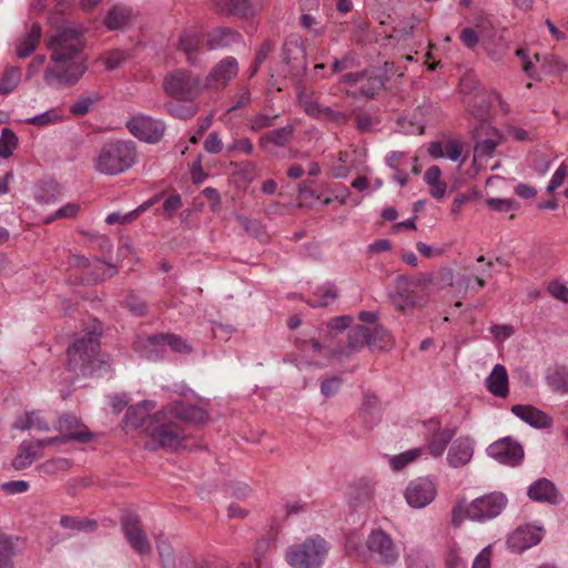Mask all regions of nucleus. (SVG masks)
I'll return each instance as SVG.
<instances>
[{
	"label": "nucleus",
	"mask_w": 568,
	"mask_h": 568,
	"mask_svg": "<svg viewBox=\"0 0 568 568\" xmlns=\"http://www.w3.org/2000/svg\"><path fill=\"white\" fill-rule=\"evenodd\" d=\"M53 67L44 70L43 80L50 88L73 87L87 72L88 65L82 57L84 42L80 28L57 30L48 40Z\"/></svg>",
	"instance_id": "nucleus-1"
},
{
	"label": "nucleus",
	"mask_w": 568,
	"mask_h": 568,
	"mask_svg": "<svg viewBox=\"0 0 568 568\" xmlns=\"http://www.w3.org/2000/svg\"><path fill=\"white\" fill-rule=\"evenodd\" d=\"M102 327L94 320L79 336L74 338L67 349L68 369L89 376L93 374L103 375L110 369L109 357L100 349Z\"/></svg>",
	"instance_id": "nucleus-2"
},
{
	"label": "nucleus",
	"mask_w": 568,
	"mask_h": 568,
	"mask_svg": "<svg viewBox=\"0 0 568 568\" xmlns=\"http://www.w3.org/2000/svg\"><path fill=\"white\" fill-rule=\"evenodd\" d=\"M149 450L176 452L185 442L186 433L181 423L173 420L163 408L156 412L144 428Z\"/></svg>",
	"instance_id": "nucleus-3"
},
{
	"label": "nucleus",
	"mask_w": 568,
	"mask_h": 568,
	"mask_svg": "<svg viewBox=\"0 0 568 568\" xmlns=\"http://www.w3.org/2000/svg\"><path fill=\"white\" fill-rule=\"evenodd\" d=\"M508 504L507 496L501 491H493L475 498L471 503H458L452 511V521L459 526L465 519L487 523L498 517Z\"/></svg>",
	"instance_id": "nucleus-4"
},
{
	"label": "nucleus",
	"mask_w": 568,
	"mask_h": 568,
	"mask_svg": "<svg viewBox=\"0 0 568 568\" xmlns=\"http://www.w3.org/2000/svg\"><path fill=\"white\" fill-rule=\"evenodd\" d=\"M135 162V143L118 140L103 145L95 159L94 169L101 174L113 176L128 171Z\"/></svg>",
	"instance_id": "nucleus-5"
},
{
	"label": "nucleus",
	"mask_w": 568,
	"mask_h": 568,
	"mask_svg": "<svg viewBox=\"0 0 568 568\" xmlns=\"http://www.w3.org/2000/svg\"><path fill=\"white\" fill-rule=\"evenodd\" d=\"M328 550V542L320 535H314L290 546L285 551V560L292 568H321Z\"/></svg>",
	"instance_id": "nucleus-6"
},
{
	"label": "nucleus",
	"mask_w": 568,
	"mask_h": 568,
	"mask_svg": "<svg viewBox=\"0 0 568 568\" xmlns=\"http://www.w3.org/2000/svg\"><path fill=\"white\" fill-rule=\"evenodd\" d=\"M430 280L427 275H419L415 278L405 275H398L395 280L392 301L396 308L406 311L426 303L425 291Z\"/></svg>",
	"instance_id": "nucleus-7"
},
{
	"label": "nucleus",
	"mask_w": 568,
	"mask_h": 568,
	"mask_svg": "<svg viewBox=\"0 0 568 568\" xmlns=\"http://www.w3.org/2000/svg\"><path fill=\"white\" fill-rule=\"evenodd\" d=\"M162 87L166 95L181 102H191L202 92L201 78L186 69H175L168 73Z\"/></svg>",
	"instance_id": "nucleus-8"
},
{
	"label": "nucleus",
	"mask_w": 568,
	"mask_h": 568,
	"mask_svg": "<svg viewBox=\"0 0 568 568\" xmlns=\"http://www.w3.org/2000/svg\"><path fill=\"white\" fill-rule=\"evenodd\" d=\"M365 545L369 554L383 566H394L400 557L399 547L390 535L381 528L368 534Z\"/></svg>",
	"instance_id": "nucleus-9"
},
{
	"label": "nucleus",
	"mask_w": 568,
	"mask_h": 568,
	"mask_svg": "<svg viewBox=\"0 0 568 568\" xmlns=\"http://www.w3.org/2000/svg\"><path fill=\"white\" fill-rule=\"evenodd\" d=\"M205 32L201 26L194 24L184 28L178 41V51L183 53L186 62L197 67L202 62L205 52Z\"/></svg>",
	"instance_id": "nucleus-10"
},
{
	"label": "nucleus",
	"mask_w": 568,
	"mask_h": 568,
	"mask_svg": "<svg viewBox=\"0 0 568 568\" xmlns=\"http://www.w3.org/2000/svg\"><path fill=\"white\" fill-rule=\"evenodd\" d=\"M341 81L349 85H359L358 90L353 92V97L374 99L384 88L385 78L375 69H365L359 72L346 73Z\"/></svg>",
	"instance_id": "nucleus-11"
},
{
	"label": "nucleus",
	"mask_w": 568,
	"mask_h": 568,
	"mask_svg": "<svg viewBox=\"0 0 568 568\" xmlns=\"http://www.w3.org/2000/svg\"><path fill=\"white\" fill-rule=\"evenodd\" d=\"M125 126L134 138L146 143H158L165 132L162 120L142 113L132 115Z\"/></svg>",
	"instance_id": "nucleus-12"
},
{
	"label": "nucleus",
	"mask_w": 568,
	"mask_h": 568,
	"mask_svg": "<svg viewBox=\"0 0 568 568\" xmlns=\"http://www.w3.org/2000/svg\"><path fill=\"white\" fill-rule=\"evenodd\" d=\"M121 529L130 547L141 556L151 552V544L136 514L126 513L120 518Z\"/></svg>",
	"instance_id": "nucleus-13"
},
{
	"label": "nucleus",
	"mask_w": 568,
	"mask_h": 568,
	"mask_svg": "<svg viewBox=\"0 0 568 568\" xmlns=\"http://www.w3.org/2000/svg\"><path fill=\"white\" fill-rule=\"evenodd\" d=\"M486 452L489 457L509 467L518 466L525 455L521 444L510 436L494 442L487 447Z\"/></svg>",
	"instance_id": "nucleus-14"
},
{
	"label": "nucleus",
	"mask_w": 568,
	"mask_h": 568,
	"mask_svg": "<svg viewBox=\"0 0 568 568\" xmlns=\"http://www.w3.org/2000/svg\"><path fill=\"white\" fill-rule=\"evenodd\" d=\"M436 493V486L429 477H419L408 484L405 498L410 507L420 509L435 499Z\"/></svg>",
	"instance_id": "nucleus-15"
},
{
	"label": "nucleus",
	"mask_w": 568,
	"mask_h": 568,
	"mask_svg": "<svg viewBox=\"0 0 568 568\" xmlns=\"http://www.w3.org/2000/svg\"><path fill=\"white\" fill-rule=\"evenodd\" d=\"M170 414L173 420L184 424H202L207 418V412L200 406L184 403L182 400L173 402L163 407Z\"/></svg>",
	"instance_id": "nucleus-16"
},
{
	"label": "nucleus",
	"mask_w": 568,
	"mask_h": 568,
	"mask_svg": "<svg viewBox=\"0 0 568 568\" xmlns=\"http://www.w3.org/2000/svg\"><path fill=\"white\" fill-rule=\"evenodd\" d=\"M527 496L536 503L547 505H558L562 500V496L556 485L548 478H538L527 488Z\"/></svg>",
	"instance_id": "nucleus-17"
},
{
	"label": "nucleus",
	"mask_w": 568,
	"mask_h": 568,
	"mask_svg": "<svg viewBox=\"0 0 568 568\" xmlns=\"http://www.w3.org/2000/svg\"><path fill=\"white\" fill-rule=\"evenodd\" d=\"M295 126L286 124L282 128L270 130L260 135L257 143L260 149L265 153H272L273 149H284L293 140Z\"/></svg>",
	"instance_id": "nucleus-18"
},
{
	"label": "nucleus",
	"mask_w": 568,
	"mask_h": 568,
	"mask_svg": "<svg viewBox=\"0 0 568 568\" xmlns=\"http://www.w3.org/2000/svg\"><path fill=\"white\" fill-rule=\"evenodd\" d=\"M239 62L234 57L222 59L207 74L205 85L207 88H224L237 74Z\"/></svg>",
	"instance_id": "nucleus-19"
},
{
	"label": "nucleus",
	"mask_w": 568,
	"mask_h": 568,
	"mask_svg": "<svg viewBox=\"0 0 568 568\" xmlns=\"http://www.w3.org/2000/svg\"><path fill=\"white\" fill-rule=\"evenodd\" d=\"M475 442L468 436L456 438L450 445L447 454V463L453 468L467 465L474 455Z\"/></svg>",
	"instance_id": "nucleus-20"
},
{
	"label": "nucleus",
	"mask_w": 568,
	"mask_h": 568,
	"mask_svg": "<svg viewBox=\"0 0 568 568\" xmlns=\"http://www.w3.org/2000/svg\"><path fill=\"white\" fill-rule=\"evenodd\" d=\"M541 540V530L528 527H518L507 539V545L513 552L521 554L536 546Z\"/></svg>",
	"instance_id": "nucleus-21"
},
{
	"label": "nucleus",
	"mask_w": 568,
	"mask_h": 568,
	"mask_svg": "<svg viewBox=\"0 0 568 568\" xmlns=\"http://www.w3.org/2000/svg\"><path fill=\"white\" fill-rule=\"evenodd\" d=\"M241 42H243L242 34L229 27L213 28L206 34V45L212 51L226 49Z\"/></svg>",
	"instance_id": "nucleus-22"
},
{
	"label": "nucleus",
	"mask_w": 568,
	"mask_h": 568,
	"mask_svg": "<svg viewBox=\"0 0 568 568\" xmlns=\"http://www.w3.org/2000/svg\"><path fill=\"white\" fill-rule=\"evenodd\" d=\"M135 351L149 361H159L165 354V336L164 333L150 335L140 338L134 344Z\"/></svg>",
	"instance_id": "nucleus-23"
},
{
	"label": "nucleus",
	"mask_w": 568,
	"mask_h": 568,
	"mask_svg": "<svg viewBox=\"0 0 568 568\" xmlns=\"http://www.w3.org/2000/svg\"><path fill=\"white\" fill-rule=\"evenodd\" d=\"M155 408L153 400H142L135 405L130 406L123 419V427L125 429H136L145 424L148 425L150 413Z\"/></svg>",
	"instance_id": "nucleus-24"
},
{
	"label": "nucleus",
	"mask_w": 568,
	"mask_h": 568,
	"mask_svg": "<svg viewBox=\"0 0 568 568\" xmlns=\"http://www.w3.org/2000/svg\"><path fill=\"white\" fill-rule=\"evenodd\" d=\"M511 413L537 429L549 428L552 425L551 418L546 413L530 405H514Z\"/></svg>",
	"instance_id": "nucleus-25"
},
{
	"label": "nucleus",
	"mask_w": 568,
	"mask_h": 568,
	"mask_svg": "<svg viewBox=\"0 0 568 568\" xmlns=\"http://www.w3.org/2000/svg\"><path fill=\"white\" fill-rule=\"evenodd\" d=\"M357 418L363 425V430L372 429L381 420L379 400L374 394L366 393L358 409Z\"/></svg>",
	"instance_id": "nucleus-26"
},
{
	"label": "nucleus",
	"mask_w": 568,
	"mask_h": 568,
	"mask_svg": "<svg viewBox=\"0 0 568 568\" xmlns=\"http://www.w3.org/2000/svg\"><path fill=\"white\" fill-rule=\"evenodd\" d=\"M427 424L429 425V429L436 430L428 444L429 454L435 458L442 457L455 436V430L450 428L440 429L439 422L434 419L428 420Z\"/></svg>",
	"instance_id": "nucleus-27"
},
{
	"label": "nucleus",
	"mask_w": 568,
	"mask_h": 568,
	"mask_svg": "<svg viewBox=\"0 0 568 568\" xmlns=\"http://www.w3.org/2000/svg\"><path fill=\"white\" fill-rule=\"evenodd\" d=\"M487 389L495 396L505 398L508 393V374L504 365L496 364L486 379Z\"/></svg>",
	"instance_id": "nucleus-28"
},
{
	"label": "nucleus",
	"mask_w": 568,
	"mask_h": 568,
	"mask_svg": "<svg viewBox=\"0 0 568 568\" xmlns=\"http://www.w3.org/2000/svg\"><path fill=\"white\" fill-rule=\"evenodd\" d=\"M282 57L283 61L292 68L298 65L305 68L306 65V51L298 38H292L284 42Z\"/></svg>",
	"instance_id": "nucleus-29"
},
{
	"label": "nucleus",
	"mask_w": 568,
	"mask_h": 568,
	"mask_svg": "<svg viewBox=\"0 0 568 568\" xmlns=\"http://www.w3.org/2000/svg\"><path fill=\"white\" fill-rule=\"evenodd\" d=\"M297 102L303 111L311 118L325 121L329 106L321 104L313 97V93L303 89L297 93Z\"/></svg>",
	"instance_id": "nucleus-30"
},
{
	"label": "nucleus",
	"mask_w": 568,
	"mask_h": 568,
	"mask_svg": "<svg viewBox=\"0 0 568 568\" xmlns=\"http://www.w3.org/2000/svg\"><path fill=\"white\" fill-rule=\"evenodd\" d=\"M39 456L40 449L36 440H23L18 447V453L12 460V466L17 470L26 469L31 466Z\"/></svg>",
	"instance_id": "nucleus-31"
},
{
	"label": "nucleus",
	"mask_w": 568,
	"mask_h": 568,
	"mask_svg": "<svg viewBox=\"0 0 568 568\" xmlns=\"http://www.w3.org/2000/svg\"><path fill=\"white\" fill-rule=\"evenodd\" d=\"M546 384L554 390L568 394V366L554 365L545 373Z\"/></svg>",
	"instance_id": "nucleus-32"
},
{
	"label": "nucleus",
	"mask_w": 568,
	"mask_h": 568,
	"mask_svg": "<svg viewBox=\"0 0 568 568\" xmlns=\"http://www.w3.org/2000/svg\"><path fill=\"white\" fill-rule=\"evenodd\" d=\"M42 36L41 27L33 23L28 33L16 43V51L19 58L29 57L37 48Z\"/></svg>",
	"instance_id": "nucleus-33"
},
{
	"label": "nucleus",
	"mask_w": 568,
	"mask_h": 568,
	"mask_svg": "<svg viewBox=\"0 0 568 568\" xmlns=\"http://www.w3.org/2000/svg\"><path fill=\"white\" fill-rule=\"evenodd\" d=\"M221 12L239 17H248L255 13L251 0H214Z\"/></svg>",
	"instance_id": "nucleus-34"
},
{
	"label": "nucleus",
	"mask_w": 568,
	"mask_h": 568,
	"mask_svg": "<svg viewBox=\"0 0 568 568\" xmlns=\"http://www.w3.org/2000/svg\"><path fill=\"white\" fill-rule=\"evenodd\" d=\"M133 17V10L124 6L111 8L105 17V26L110 30H120L125 28Z\"/></svg>",
	"instance_id": "nucleus-35"
},
{
	"label": "nucleus",
	"mask_w": 568,
	"mask_h": 568,
	"mask_svg": "<svg viewBox=\"0 0 568 568\" xmlns=\"http://www.w3.org/2000/svg\"><path fill=\"white\" fill-rule=\"evenodd\" d=\"M13 429L28 430L37 429L40 432H49V424L37 412H27L17 417L12 425Z\"/></svg>",
	"instance_id": "nucleus-36"
},
{
	"label": "nucleus",
	"mask_w": 568,
	"mask_h": 568,
	"mask_svg": "<svg viewBox=\"0 0 568 568\" xmlns=\"http://www.w3.org/2000/svg\"><path fill=\"white\" fill-rule=\"evenodd\" d=\"M493 135L484 140H477L474 146V159L477 161L491 159L500 142L499 132L491 129Z\"/></svg>",
	"instance_id": "nucleus-37"
},
{
	"label": "nucleus",
	"mask_w": 568,
	"mask_h": 568,
	"mask_svg": "<svg viewBox=\"0 0 568 568\" xmlns=\"http://www.w3.org/2000/svg\"><path fill=\"white\" fill-rule=\"evenodd\" d=\"M16 549V539L0 530V568H16L13 564Z\"/></svg>",
	"instance_id": "nucleus-38"
},
{
	"label": "nucleus",
	"mask_w": 568,
	"mask_h": 568,
	"mask_svg": "<svg viewBox=\"0 0 568 568\" xmlns=\"http://www.w3.org/2000/svg\"><path fill=\"white\" fill-rule=\"evenodd\" d=\"M368 337V327L364 325H356L349 328L347 333V345L345 355H348L352 352L358 351L363 348L365 345L368 346L367 342Z\"/></svg>",
	"instance_id": "nucleus-39"
},
{
	"label": "nucleus",
	"mask_w": 568,
	"mask_h": 568,
	"mask_svg": "<svg viewBox=\"0 0 568 568\" xmlns=\"http://www.w3.org/2000/svg\"><path fill=\"white\" fill-rule=\"evenodd\" d=\"M93 438V434L87 433H72V434H61L60 436L37 439L36 443L41 450L44 446L49 445H58V444H67L69 442H77L81 444H87Z\"/></svg>",
	"instance_id": "nucleus-40"
},
{
	"label": "nucleus",
	"mask_w": 568,
	"mask_h": 568,
	"mask_svg": "<svg viewBox=\"0 0 568 568\" xmlns=\"http://www.w3.org/2000/svg\"><path fill=\"white\" fill-rule=\"evenodd\" d=\"M57 428L61 434H92L90 430H88L87 426L81 422V419L72 414H64L60 416L58 419Z\"/></svg>",
	"instance_id": "nucleus-41"
},
{
	"label": "nucleus",
	"mask_w": 568,
	"mask_h": 568,
	"mask_svg": "<svg viewBox=\"0 0 568 568\" xmlns=\"http://www.w3.org/2000/svg\"><path fill=\"white\" fill-rule=\"evenodd\" d=\"M20 81V69L17 67L7 68L0 78V95H8L13 92Z\"/></svg>",
	"instance_id": "nucleus-42"
},
{
	"label": "nucleus",
	"mask_w": 568,
	"mask_h": 568,
	"mask_svg": "<svg viewBox=\"0 0 568 568\" xmlns=\"http://www.w3.org/2000/svg\"><path fill=\"white\" fill-rule=\"evenodd\" d=\"M424 452V448L408 449L398 455L388 456V463L393 470H403L408 464L416 460Z\"/></svg>",
	"instance_id": "nucleus-43"
},
{
	"label": "nucleus",
	"mask_w": 568,
	"mask_h": 568,
	"mask_svg": "<svg viewBox=\"0 0 568 568\" xmlns=\"http://www.w3.org/2000/svg\"><path fill=\"white\" fill-rule=\"evenodd\" d=\"M60 525L63 528L91 532L95 530L98 524L94 519L73 517V516H62L60 518Z\"/></svg>",
	"instance_id": "nucleus-44"
},
{
	"label": "nucleus",
	"mask_w": 568,
	"mask_h": 568,
	"mask_svg": "<svg viewBox=\"0 0 568 568\" xmlns=\"http://www.w3.org/2000/svg\"><path fill=\"white\" fill-rule=\"evenodd\" d=\"M100 100H101V94L95 91L91 92L88 95L80 97L70 106V112L73 115H78V116L85 115Z\"/></svg>",
	"instance_id": "nucleus-45"
},
{
	"label": "nucleus",
	"mask_w": 568,
	"mask_h": 568,
	"mask_svg": "<svg viewBox=\"0 0 568 568\" xmlns=\"http://www.w3.org/2000/svg\"><path fill=\"white\" fill-rule=\"evenodd\" d=\"M63 115L58 109L47 110L24 120L26 123L34 126H47L62 121Z\"/></svg>",
	"instance_id": "nucleus-46"
},
{
	"label": "nucleus",
	"mask_w": 568,
	"mask_h": 568,
	"mask_svg": "<svg viewBox=\"0 0 568 568\" xmlns=\"http://www.w3.org/2000/svg\"><path fill=\"white\" fill-rule=\"evenodd\" d=\"M405 562L407 568H435L430 555L419 549H412Z\"/></svg>",
	"instance_id": "nucleus-47"
},
{
	"label": "nucleus",
	"mask_w": 568,
	"mask_h": 568,
	"mask_svg": "<svg viewBox=\"0 0 568 568\" xmlns=\"http://www.w3.org/2000/svg\"><path fill=\"white\" fill-rule=\"evenodd\" d=\"M18 146L17 134L8 128L2 129L0 135V158L7 159L12 155Z\"/></svg>",
	"instance_id": "nucleus-48"
},
{
	"label": "nucleus",
	"mask_w": 568,
	"mask_h": 568,
	"mask_svg": "<svg viewBox=\"0 0 568 568\" xmlns=\"http://www.w3.org/2000/svg\"><path fill=\"white\" fill-rule=\"evenodd\" d=\"M277 115L276 114H265L257 113L248 119V129L252 132H261L265 129H271L275 125Z\"/></svg>",
	"instance_id": "nucleus-49"
},
{
	"label": "nucleus",
	"mask_w": 568,
	"mask_h": 568,
	"mask_svg": "<svg viewBox=\"0 0 568 568\" xmlns=\"http://www.w3.org/2000/svg\"><path fill=\"white\" fill-rule=\"evenodd\" d=\"M337 297L333 285L327 284L317 290L315 298L310 303L313 307H325L332 304Z\"/></svg>",
	"instance_id": "nucleus-50"
},
{
	"label": "nucleus",
	"mask_w": 568,
	"mask_h": 568,
	"mask_svg": "<svg viewBox=\"0 0 568 568\" xmlns=\"http://www.w3.org/2000/svg\"><path fill=\"white\" fill-rule=\"evenodd\" d=\"M58 194L59 185L53 182H45L38 187L36 199L40 203L50 204L57 200Z\"/></svg>",
	"instance_id": "nucleus-51"
},
{
	"label": "nucleus",
	"mask_w": 568,
	"mask_h": 568,
	"mask_svg": "<svg viewBox=\"0 0 568 568\" xmlns=\"http://www.w3.org/2000/svg\"><path fill=\"white\" fill-rule=\"evenodd\" d=\"M353 115L355 120V128L359 133H368L373 130L375 122L368 112L363 109H355L353 110Z\"/></svg>",
	"instance_id": "nucleus-52"
},
{
	"label": "nucleus",
	"mask_w": 568,
	"mask_h": 568,
	"mask_svg": "<svg viewBox=\"0 0 568 568\" xmlns=\"http://www.w3.org/2000/svg\"><path fill=\"white\" fill-rule=\"evenodd\" d=\"M389 338L388 331L382 325H374L373 327H368V346L369 347H383L384 343H387Z\"/></svg>",
	"instance_id": "nucleus-53"
},
{
	"label": "nucleus",
	"mask_w": 568,
	"mask_h": 568,
	"mask_svg": "<svg viewBox=\"0 0 568 568\" xmlns=\"http://www.w3.org/2000/svg\"><path fill=\"white\" fill-rule=\"evenodd\" d=\"M156 548L164 568H170L174 562V550L171 544L162 537H156Z\"/></svg>",
	"instance_id": "nucleus-54"
},
{
	"label": "nucleus",
	"mask_w": 568,
	"mask_h": 568,
	"mask_svg": "<svg viewBox=\"0 0 568 568\" xmlns=\"http://www.w3.org/2000/svg\"><path fill=\"white\" fill-rule=\"evenodd\" d=\"M165 109L170 115L182 120L191 119L196 114V108L172 102L166 103Z\"/></svg>",
	"instance_id": "nucleus-55"
},
{
	"label": "nucleus",
	"mask_w": 568,
	"mask_h": 568,
	"mask_svg": "<svg viewBox=\"0 0 568 568\" xmlns=\"http://www.w3.org/2000/svg\"><path fill=\"white\" fill-rule=\"evenodd\" d=\"M80 210V205L77 203H68L64 206L57 210L53 214L44 217V223H52L57 219H71L77 215Z\"/></svg>",
	"instance_id": "nucleus-56"
},
{
	"label": "nucleus",
	"mask_w": 568,
	"mask_h": 568,
	"mask_svg": "<svg viewBox=\"0 0 568 568\" xmlns=\"http://www.w3.org/2000/svg\"><path fill=\"white\" fill-rule=\"evenodd\" d=\"M70 467L71 462L67 458H55L41 465L42 471L48 475H52L58 471H67Z\"/></svg>",
	"instance_id": "nucleus-57"
},
{
	"label": "nucleus",
	"mask_w": 568,
	"mask_h": 568,
	"mask_svg": "<svg viewBox=\"0 0 568 568\" xmlns=\"http://www.w3.org/2000/svg\"><path fill=\"white\" fill-rule=\"evenodd\" d=\"M165 347L169 346L173 352L180 354L191 353V346L182 337L175 334H164Z\"/></svg>",
	"instance_id": "nucleus-58"
},
{
	"label": "nucleus",
	"mask_w": 568,
	"mask_h": 568,
	"mask_svg": "<svg viewBox=\"0 0 568 568\" xmlns=\"http://www.w3.org/2000/svg\"><path fill=\"white\" fill-rule=\"evenodd\" d=\"M488 207L496 212H509L517 210L518 203L513 199H494L490 197L486 201Z\"/></svg>",
	"instance_id": "nucleus-59"
},
{
	"label": "nucleus",
	"mask_w": 568,
	"mask_h": 568,
	"mask_svg": "<svg viewBox=\"0 0 568 568\" xmlns=\"http://www.w3.org/2000/svg\"><path fill=\"white\" fill-rule=\"evenodd\" d=\"M128 58L129 53L123 50H112L108 52L104 58L106 70L112 71L119 68Z\"/></svg>",
	"instance_id": "nucleus-60"
},
{
	"label": "nucleus",
	"mask_w": 568,
	"mask_h": 568,
	"mask_svg": "<svg viewBox=\"0 0 568 568\" xmlns=\"http://www.w3.org/2000/svg\"><path fill=\"white\" fill-rule=\"evenodd\" d=\"M446 568H467V561L463 558L459 548L454 545L446 556Z\"/></svg>",
	"instance_id": "nucleus-61"
},
{
	"label": "nucleus",
	"mask_w": 568,
	"mask_h": 568,
	"mask_svg": "<svg viewBox=\"0 0 568 568\" xmlns=\"http://www.w3.org/2000/svg\"><path fill=\"white\" fill-rule=\"evenodd\" d=\"M254 145L248 138L234 139L230 144L226 145V151L229 153L232 152H241L243 154L250 155L253 153Z\"/></svg>",
	"instance_id": "nucleus-62"
},
{
	"label": "nucleus",
	"mask_w": 568,
	"mask_h": 568,
	"mask_svg": "<svg viewBox=\"0 0 568 568\" xmlns=\"http://www.w3.org/2000/svg\"><path fill=\"white\" fill-rule=\"evenodd\" d=\"M125 306L135 316H143V315L146 314V304H145V302L142 301L140 297L135 296L134 294H130L125 298Z\"/></svg>",
	"instance_id": "nucleus-63"
},
{
	"label": "nucleus",
	"mask_w": 568,
	"mask_h": 568,
	"mask_svg": "<svg viewBox=\"0 0 568 568\" xmlns=\"http://www.w3.org/2000/svg\"><path fill=\"white\" fill-rule=\"evenodd\" d=\"M549 294L564 303H568V287L559 281H551L547 287Z\"/></svg>",
	"instance_id": "nucleus-64"
}]
</instances>
